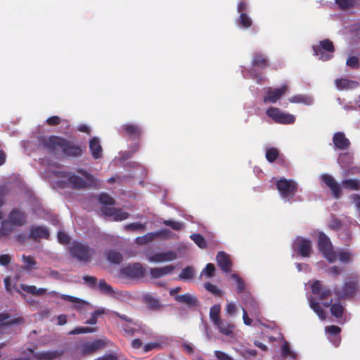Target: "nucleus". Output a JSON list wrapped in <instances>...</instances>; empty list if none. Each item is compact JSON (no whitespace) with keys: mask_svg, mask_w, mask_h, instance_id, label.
Segmentation results:
<instances>
[{"mask_svg":"<svg viewBox=\"0 0 360 360\" xmlns=\"http://www.w3.org/2000/svg\"><path fill=\"white\" fill-rule=\"evenodd\" d=\"M70 253L77 259L86 262L91 257L92 251L84 245L80 243H75L70 248Z\"/></svg>","mask_w":360,"mask_h":360,"instance_id":"nucleus-9","label":"nucleus"},{"mask_svg":"<svg viewBox=\"0 0 360 360\" xmlns=\"http://www.w3.org/2000/svg\"><path fill=\"white\" fill-rule=\"evenodd\" d=\"M121 273L123 276L130 278H139L143 276L145 270L141 264L134 263L122 268Z\"/></svg>","mask_w":360,"mask_h":360,"instance_id":"nucleus-10","label":"nucleus"},{"mask_svg":"<svg viewBox=\"0 0 360 360\" xmlns=\"http://www.w3.org/2000/svg\"><path fill=\"white\" fill-rule=\"evenodd\" d=\"M225 311L230 316H234L237 311V306L233 302H228Z\"/></svg>","mask_w":360,"mask_h":360,"instance_id":"nucleus-52","label":"nucleus"},{"mask_svg":"<svg viewBox=\"0 0 360 360\" xmlns=\"http://www.w3.org/2000/svg\"><path fill=\"white\" fill-rule=\"evenodd\" d=\"M22 261H23V269L26 271H32L33 269H37L36 267V261L32 257L30 256H22Z\"/></svg>","mask_w":360,"mask_h":360,"instance_id":"nucleus-33","label":"nucleus"},{"mask_svg":"<svg viewBox=\"0 0 360 360\" xmlns=\"http://www.w3.org/2000/svg\"><path fill=\"white\" fill-rule=\"evenodd\" d=\"M343 187L351 190H359L360 188V182L356 179H347L342 182Z\"/></svg>","mask_w":360,"mask_h":360,"instance_id":"nucleus-38","label":"nucleus"},{"mask_svg":"<svg viewBox=\"0 0 360 360\" xmlns=\"http://www.w3.org/2000/svg\"><path fill=\"white\" fill-rule=\"evenodd\" d=\"M49 236V231L44 226H37L30 228V236L34 240L46 239Z\"/></svg>","mask_w":360,"mask_h":360,"instance_id":"nucleus-19","label":"nucleus"},{"mask_svg":"<svg viewBox=\"0 0 360 360\" xmlns=\"http://www.w3.org/2000/svg\"><path fill=\"white\" fill-rule=\"evenodd\" d=\"M290 103H304L305 105H309L312 104V98L310 96H304V95H295L290 97L289 99Z\"/></svg>","mask_w":360,"mask_h":360,"instance_id":"nucleus-31","label":"nucleus"},{"mask_svg":"<svg viewBox=\"0 0 360 360\" xmlns=\"http://www.w3.org/2000/svg\"><path fill=\"white\" fill-rule=\"evenodd\" d=\"M99 200L103 205L101 207H108L115 204V200L108 194L102 193L99 196Z\"/></svg>","mask_w":360,"mask_h":360,"instance_id":"nucleus-42","label":"nucleus"},{"mask_svg":"<svg viewBox=\"0 0 360 360\" xmlns=\"http://www.w3.org/2000/svg\"><path fill=\"white\" fill-rule=\"evenodd\" d=\"M344 308L338 304H333L330 307L331 314L336 318L341 317L343 314Z\"/></svg>","mask_w":360,"mask_h":360,"instance_id":"nucleus-48","label":"nucleus"},{"mask_svg":"<svg viewBox=\"0 0 360 360\" xmlns=\"http://www.w3.org/2000/svg\"><path fill=\"white\" fill-rule=\"evenodd\" d=\"M165 231H166V230H160L156 232L148 233L143 236L137 237L136 238V243L140 245H145L160 237V236L162 235Z\"/></svg>","mask_w":360,"mask_h":360,"instance_id":"nucleus-25","label":"nucleus"},{"mask_svg":"<svg viewBox=\"0 0 360 360\" xmlns=\"http://www.w3.org/2000/svg\"><path fill=\"white\" fill-rule=\"evenodd\" d=\"M266 115L274 122L282 124H291L295 122L293 115L284 112L276 107H270L266 111Z\"/></svg>","mask_w":360,"mask_h":360,"instance_id":"nucleus-5","label":"nucleus"},{"mask_svg":"<svg viewBox=\"0 0 360 360\" xmlns=\"http://www.w3.org/2000/svg\"><path fill=\"white\" fill-rule=\"evenodd\" d=\"M58 239L60 243H66L68 242L69 237L65 233L59 231L58 233Z\"/></svg>","mask_w":360,"mask_h":360,"instance_id":"nucleus-62","label":"nucleus"},{"mask_svg":"<svg viewBox=\"0 0 360 360\" xmlns=\"http://www.w3.org/2000/svg\"><path fill=\"white\" fill-rule=\"evenodd\" d=\"M333 143L335 148L340 150H348L351 143L342 131L335 132L333 136Z\"/></svg>","mask_w":360,"mask_h":360,"instance_id":"nucleus-13","label":"nucleus"},{"mask_svg":"<svg viewBox=\"0 0 360 360\" xmlns=\"http://www.w3.org/2000/svg\"><path fill=\"white\" fill-rule=\"evenodd\" d=\"M338 257L339 259L343 262H349L351 259V255L348 252H340Z\"/></svg>","mask_w":360,"mask_h":360,"instance_id":"nucleus-64","label":"nucleus"},{"mask_svg":"<svg viewBox=\"0 0 360 360\" xmlns=\"http://www.w3.org/2000/svg\"><path fill=\"white\" fill-rule=\"evenodd\" d=\"M346 64L347 66L354 69H356L359 67V61L358 58L356 56L349 57V58L347 60Z\"/></svg>","mask_w":360,"mask_h":360,"instance_id":"nucleus-50","label":"nucleus"},{"mask_svg":"<svg viewBox=\"0 0 360 360\" xmlns=\"http://www.w3.org/2000/svg\"><path fill=\"white\" fill-rule=\"evenodd\" d=\"M218 266L221 269L222 271L228 272L231 270V262L229 255L224 252H218L216 257Z\"/></svg>","mask_w":360,"mask_h":360,"instance_id":"nucleus-22","label":"nucleus"},{"mask_svg":"<svg viewBox=\"0 0 360 360\" xmlns=\"http://www.w3.org/2000/svg\"><path fill=\"white\" fill-rule=\"evenodd\" d=\"M174 269L173 265H167L163 267L152 268L150 270V274L153 278H158L162 276L170 274Z\"/></svg>","mask_w":360,"mask_h":360,"instance_id":"nucleus-23","label":"nucleus"},{"mask_svg":"<svg viewBox=\"0 0 360 360\" xmlns=\"http://www.w3.org/2000/svg\"><path fill=\"white\" fill-rule=\"evenodd\" d=\"M214 325L217 326L219 332L225 335H230L232 333L234 327L233 325L223 320H220Z\"/></svg>","mask_w":360,"mask_h":360,"instance_id":"nucleus-29","label":"nucleus"},{"mask_svg":"<svg viewBox=\"0 0 360 360\" xmlns=\"http://www.w3.org/2000/svg\"><path fill=\"white\" fill-rule=\"evenodd\" d=\"M191 238L200 248H205L207 246L205 238L200 234H192Z\"/></svg>","mask_w":360,"mask_h":360,"instance_id":"nucleus-46","label":"nucleus"},{"mask_svg":"<svg viewBox=\"0 0 360 360\" xmlns=\"http://www.w3.org/2000/svg\"><path fill=\"white\" fill-rule=\"evenodd\" d=\"M105 342L102 340H96L93 342H85L80 347V352L83 354H91L103 347Z\"/></svg>","mask_w":360,"mask_h":360,"instance_id":"nucleus-17","label":"nucleus"},{"mask_svg":"<svg viewBox=\"0 0 360 360\" xmlns=\"http://www.w3.org/2000/svg\"><path fill=\"white\" fill-rule=\"evenodd\" d=\"M326 331L330 335H337L340 333L341 329L338 326H330L326 328Z\"/></svg>","mask_w":360,"mask_h":360,"instance_id":"nucleus-59","label":"nucleus"},{"mask_svg":"<svg viewBox=\"0 0 360 360\" xmlns=\"http://www.w3.org/2000/svg\"><path fill=\"white\" fill-rule=\"evenodd\" d=\"M288 86L287 85H283L279 88H269L266 91V94L264 97V102L265 103H276L282 96H283L287 91Z\"/></svg>","mask_w":360,"mask_h":360,"instance_id":"nucleus-11","label":"nucleus"},{"mask_svg":"<svg viewBox=\"0 0 360 360\" xmlns=\"http://www.w3.org/2000/svg\"><path fill=\"white\" fill-rule=\"evenodd\" d=\"M8 316L5 314H0V325H4V324H15L18 322V319H11L10 321H8Z\"/></svg>","mask_w":360,"mask_h":360,"instance_id":"nucleus-54","label":"nucleus"},{"mask_svg":"<svg viewBox=\"0 0 360 360\" xmlns=\"http://www.w3.org/2000/svg\"><path fill=\"white\" fill-rule=\"evenodd\" d=\"M320 178L322 181L330 189L333 195L335 198H339L341 195V188L336 180L328 174H323Z\"/></svg>","mask_w":360,"mask_h":360,"instance_id":"nucleus-14","label":"nucleus"},{"mask_svg":"<svg viewBox=\"0 0 360 360\" xmlns=\"http://www.w3.org/2000/svg\"><path fill=\"white\" fill-rule=\"evenodd\" d=\"M143 301L147 307L152 310L159 309L162 307L160 300L150 294L144 295Z\"/></svg>","mask_w":360,"mask_h":360,"instance_id":"nucleus-26","label":"nucleus"},{"mask_svg":"<svg viewBox=\"0 0 360 360\" xmlns=\"http://www.w3.org/2000/svg\"><path fill=\"white\" fill-rule=\"evenodd\" d=\"M231 278H233L237 283V290L238 292H240L244 289V283L241 281V279L238 277L237 274H233L231 276Z\"/></svg>","mask_w":360,"mask_h":360,"instance_id":"nucleus-57","label":"nucleus"},{"mask_svg":"<svg viewBox=\"0 0 360 360\" xmlns=\"http://www.w3.org/2000/svg\"><path fill=\"white\" fill-rule=\"evenodd\" d=\"M60 297L64 300H67L75 304V307L80 311H82L83 309L89 304L84 300L73 296L62 294L60 295Z\"/></svg>","mask_w":360,"mask_h":360,"instance_id":"nucleus-27","label":"nucleus"},{"mask_svg":"<svg viewBox=\"0 0 360 360\" xmlns=\"http://www.w3.org/2000/svg\"><path fill=\"white\" fill-rule=\"evenodd\" d=\"M338 6L343 10L348 9L354 6V0H335Z\"/></svg>","mask_w":360,"mask_h":360,"instance_id":"nucleus-49","label":"nucleus"},{"mask_svg":"<svg viewBox=\"0 0 360 360\" xmlns=\"http://www.w3.org/2000/svg\"><path fill=\"white\" fill-rule=\"evenodd\" d=\"M318 243L320 251L329 262H334L337 260L338 255L333 250L330 240L326 235L319 233Z\"/></svg>","mask_w":360,"mask_h":360,"instance_id":"nucleus-6","label":"nucleus"},{"mask_svg":"<svg viewBox=\"0 0 360 360\" xmlns=\"http://www.w3.org/2000/svg\"><path fill=\"white\" fill-rule=\"evenodd\" d=\"M63 354V352L62 351L53 350L37 352L34 354V356L39 360H55L58 359Z\"/></svg>","mask_w":360,"mask_h":360,"instance_id":"nucleus-24","label":"nucleus"},{"mask_svg":"<svg viewBox=\"0 0 360 360\" xmlns=\"http://www.w3.org/2000/svg\"><path fill=\"white\" fill-rule=\"evenodd\" d=\"M124 229L130 230L143 229L144 225L141 223H131L124 226Z\"/></svg>","mask_w":360,"mask_h":360,"instance_id":"nucleus-60","label":"nucleus"},{"mask_svg":"<svg viewBox=\"0 0 360 360\" xmlns=\"http://www.w3.org/2000/svg\"><path fill=\"white\" fill-rule=\"evenodd\" d=\"M175 299L179 302L184 303L189 306H193L197 303L195 297L188 293L176 295Z\"/></svg>","mask_w":360,"mask_h":360,"instance_id":"nucleus-30","label":"nucleus"},{"mask_svg":"<svg viewBox=\"0 0 360 360\" xmlns=\"http://www.w3.org/2000/svg\"><path fill=\"white\" fill-rule=\"evenodd\" d=\"M89 150L93 158H101L103 155V148L100 139L94 136L89 140Z\"/></svg>","mask_w":360,"mask_h":360,"instance_id":"nucleus-20","label":"nucleus"},{"mask_svg":"<svg viewBox=\"0 0 360 360\" xmlns=\"http://www.w3.org/2000/svg\"><path fill=\"white\" fill-rule=\"evenodd\" d=\"M98 288L102 292L105 294H111L113 290L110 285H109L105 281L101 280L98 284Z\"/></svg>","mask_w":360,"mask_h":360,"instance_id":"nucleus-47","label":"nucleus"},{"mask_svg":"<svg viewBox=\"0 0 360 360\" xmlns=\"http://www.w3.org/2000/svg\"><path fill=\"white\" fill-rule=\"evenodd\" d=\"M351 198L352 199L353 203L354 204V206L359 211L360 215V195L354 194L351 196Z\"/></svg>","mask_w":360,"mask_h":360,"instance_id":"nucleus-61","label":"nucleus"},{"mask_svg":"<svg viewBox=\"0 0 360 360\" xmlns=\"http://www.w3.org/2000/svg\"><path fill=\"white\" fill-rule=\"evenodd\" d=\"M221 307L219 305H214L210 308V317L214 324L221 320L219 317Z\"/></svg>","mask_w":360,"mask_h":360,"instance_id":"nucleus-35","label":"nucleus"},{"mask_svg":"<svg viewBox=\"0 0 360 360\" xmlns=\"http://www.w3.org/2000/svg\"><path fill=\"white\" fill-rule=\"evenodd\" d=\"M314 55L323 61L330 60L335 53V46L332 41L328 39H323L318 44L312 46Z\"/></svg>","mask_w":360,"mask_h":360,"instance_id":"nucleus-4","label":"nucleus"},{"mask_svg":"<svg viewBox=\"0 0 360 360\" xmlns=\"http://www.w3.org/2000/svg\"><path fill=\"white\" fill-rule=\"evenodd\" d=\"M355 284L352 282H347L345 283L342 292H338L337 294L339 297H343L345 296H351L354 293Z\"/></svg>","mask_w":360,"mask_h":360,"instance_id":"nucleus-32","label":"nucleus"},{"mask_svg":"<svg viewBox=\"0 0 360 360\" xmlns=\"http://www.w3.org/2000/svg\"><path fill=\"white\" fill-rule=\"evenodd\" d=\"M123 136L132 140L139 141L143 135L142 128L137 124L126 123L122 127Z\"/></svg>","mask_w":360,"mask_h":360,"instance_id":"nucleus-8","label":"nucleus"},{"mask_svg":"<svg viewBox=\"0 0 360 360\" xmlns=\"http://www.w3.org/2000/svg\"><path fill=\"white\" fill-rule=\"evenodd\" d=\"M96 330V328H90V327H79L76 328L74 330L69 332V335H77L82 333H94Z\"/></svg>","mask_w":360,"mask_h":360,"instance_id":"nucleus-45","label":"nucleus"},{"mask_svg":"<svg viewBox=\"0 0 360 360\" xmlns=\"http://www.w3.org/2000/svg\"><path fill=\"white\" fill-rule=\"evenodd\" d=\"M46 122L49 126H57L61 123V119L58 115H53L47 118Z\"/></svg>","mask_w":360,"mask_h":360,"instance_id":"nucleus-51","label":"nucleus"},{"mask_svg":"<svg viewBox=\"0 0 360 360\" xmlns=\"http://www.w3.org/2000/svg\"><path fill=\"white\" fill-rule=\"evenodd\" d=\"M294 247L303 257H309L311 251V243L310 240L298 238L294 243Z\"/></svg>","mask_w":360,"mask_h":360,"instance_id":"nucleus-16","label":"nucleus"},{"mask_svg":"<svg viewBox=\"0 0 360 360\" xmlns=\"http://www.w3.org/2000/svg\"><path fill=\"white\" fill-rule=\"evenodd\" d=\"M194 276V269L191 266H187L184 269L179 276V278L181 280L191 279Z\"/></svg>","mask_w":360,"mask_h":360,"instance_id":"nucleus-40","label":"nucleus"},{"mask_svg":"<svg viewBox=\"0 0 360 360\" xmlns=\"http://www.w3.org/2000/svg\"><path fill=\"white\" fill-rule=\"evenodd\" d=\"M252 66L264 70L270 66L269 58L262 53H255L252 59Z\"/></svg>","mask_w":360,"mask_h":360,"instance_id":"nucleus-18","label":"nucleus"},{"mask_svg":"<svg viewBox=\"0 0 360 360\" xmlns=\"http://www.w3.org/2000/svg\"><path fill=\"white\" fill-rule=\"evenodd\" d=\"M140 150V143L139 142L131 144L129 149L126 150L121 158H130Z\"/></svg>","mask_w":360,"mask_h":360,"instance_id":"nucleus-41","label":"nucleus"},{"mask_svg":"<svg viewBox=\"0 0 360 360\" xmlns=\"http://www.w3.org/2000/svg\"><path fill=\"white\" fill-rule=\"evenodd\" d=\"M26 223V214L19 210H13L9 213L8 219L2 221L0 227V236H9L17 227L22 226Z\"/></svg>","mask_w":360,"mask_h":360,"instance_id":"nucleus-3","label":"nucleus"},{"mask_svg":"<svg viewBox=\"0 0 360 360\" xmlns=\"http://www.w3.org/2000/svg\"><path fill=\"white\" fill-rule=\"evenodd\" d=\"M40 143L51 153L57 154L62 152L65 155L75 158L82 155V148L79 144L63 136L56 135L44 136L41 139Z\"/></svg>","mask_w":360,"mask_h":360,"instance_id":"nucleus-1","label":"nucleus"},{"mask_svg":"<svg viewBox=\"0 0 360 360\" xmlns=\"http://www.w3.org/2000/svg\"><path fill=\"white\" fill-rule=\"evenodd\" d=\"M249 310L250 311V314L254 316H258L259 315V309H258V305L255 302V300H252L249 303Z\"/></svg>","mask_w":360,"mask_h":360,"instance_id":"nucleus-56","label":"nucleus"},{"mask_svg":"<svg viewBox=\"0 0 360 360\" xmlns=\"http://www.w3.org/2000/svg\"><path fill=\"white\" fill-rule=\"evenodd\" d=\"M237 24L244 28H249L251 27L252 21L245 13H242L237 20Z\"/></svg>","mask_w":360,"mask_h":360,"instance_id":"nucleus-34","label":"nucleus"},{"mask_svg":"<svg viewBox=\"0 0 360 360\" xmlns=\"http://www.w3.org/2000/svg\"><path fill=\"white\" fill-rule=\"evenodd\" d=\"M280 155L278 148L271 147L266 149L265 158H278Z\"/></svg>","mask_w":360,"mask_h":360,"instance_id":"nucleus-53","label":"nucleus"},{"mask_svg":"<svg viewBox=\"0 0 360 360\" xmlns=\"http://www.w3.org/2000/svg\"><path fill=\"white\" fill-rule=\"evenodd\" d=\"M311 290L314 295H317L320 299H324L330 295V290L323 286L320 281H315L311 284Z\"/></svg>","mask_w":360,"mask_h":360,"instance_id":"nucleus-21","label":"nucleus"},{"mask_svg":"<svg viewBox=\"0 0 360 360\" xmlns=\"http://www.w3.org/2000/svg\"><path fill=\"white\" fill-rule=\"evenodd\" d=\"M162 223L175 231H179L184 227V223L174 220H163Z\"/></svg>","mask_w":360,"mask_h":360,"instance_id":"nucleus-44","label":"nucleus"},{"mask_svg":"<svg viewBox=\"0 0 360 360\" xmlns=\"http://www.w3.org/2000/svg\"><path fill=\"white\" fill-rule=\"evenodd\" d=\"M215 356L219 360H232L231 357L220 351H216Z\"/></svg>","mask_w":360,"mask_h":360,"instance_id":"nucleus-63","label":"nucleus"},{"mask_svg":"<svg viewBox=\"0 0 360 360\" xmlns=\"http://www.w3.org/2000/svg\"><path fill=\"white\" fill-rule=\"evenodd\" d=\"M335 84L339 89H344L349 86V82L347 79H337Z\"/></svg>","mask_w":360,"mask_h":360,"instance_id":"nucleus-55","label":"nucleus"},{"mask_svg":"<svg viewBox=\"0 0 360 360\" xmlns=\"http://www.w3.org/2000/svg\"><path fill=\"white\" fill-rule=\"evenodd\" d=\"M309 304L311 308L315 311V313H316V314L321 320H324L326 319V314L318 302L310 300Z\"/></svg>","mask_w":360,"mask_h":360,"instance_id":"nucleus-39","label":"nucleus"},{"mask_svg":"<svg viewBox=\"0 0 360 360\" xmlns=\"http://www.w3.org/2000/svg\"><path fill=\"white\" fill-rule=\"evenodd\" d=\"M49 170L51 174L50 178L52 179V181L56 186L60 187L80 188L88 184H94V176L86 172H80L82 177L70 172L55 170L52 167H50Z\"/></svg>","mask_w":360,"mask_h":360,"instance_id":"nucleus-2","label":"nucleus"},{"mask_svg":"<svg viewBox=\"0 0 360 360\" xmlns=\"http://www.w3.org/2000/svg\"><path fill=\"white\" fill-rule=\"evenodd\" d=\"M205 288L206 290H207L208 291L211 292L212 293L214 294V295H221V291L220 290H219L216 285H212L210 283H205L204 285Z\"/></svg>","mask_w":360,"mask_h":360,"instance_id":"nucleus-58","label":"nucleus"},{"mask_svg":"<svg viewBox=\"0 0 360 360\" xmlns=\"http://www.w3.org/2000/svg\"><path fill=\"white\" fill-rule=\"evenodd\" d=\"M102 213L107 217H112L115 221H122L129 217V214L120 209L104 207L101 208Z\"/></svg>","mask_w":360,"mask_h":360,"instance_id":"nucleus-15","label":"nucleus"},{"mask_svg":"<svg viewBox=\"0 0 360 360\" xmlns=\"http://www.w3.org/2000/svg\"><path fill=\"white\" fill-rule=\"evenodd\" d=\"M107 259L113 264H118L122 261V255L117 251H109L107 253Z\"/></svg>","mask_w":360,"mask_h":360,"instance_id":"nucleus-36","label":"nucleus"},{"mask_svg":"<svg viewBox=\"0 0 360 360\" xmlns=\"http://www.w3.org/2000/svg\"><path fill=\"white\" fill-rule=\"evenodd\" d=\"M276 186L281 196L288 200L295 195L297 190V184L292 180L280 179Z\"/></svg>","mask_w":360,"mask_h":360,"instance_id":"nucleus-7","label":"nucleus"},{"mask_svg":"<svg viewBox=\"0 0 360 360\" xmlns=\"http://www.w3.org/2000/svg\"><path fill=\"white\" fill-rule=\"evenodd\" d=\"M214 272L215 267L214 264L209 263L200 272V277L202 278L203 276H206L207 278H210L214 276Z\"/></svg>","mask_w":360,"mask_h":360,"instance_id":"nucleus-43","label":"nucleus"},{"mask_svg":"<svg viewBox=\"0 0 360 360\" xmlns=\"http://www.w3.org/2000/svg\"><path fill=\"white\" fill-rule=\"evenodd\" d=\"M177 258V255L174 251H167L165 252H158L147 255V259L152 263H161L165 262L174 261Z\"/></svg>","mask_w":360,"mask_h":360,"instance_id":"nucleus-12","label":"nucleus"},{"mask_svg":"<svg viewBox=\"0 0 360 360\" xmlns=\"http://www.w3.org/2000/svg\"><path fill=\"white\" fill-rule=\"evenodd\" d=\"M20 288L25 292L30 293L34 296H43L46 293L47 290L44 288H37L34 285H27L25 284H21Z\"/></svg>","mask_w":360,"mask_h":360,"instance_id":"nucleus-28","label":"nucleus"},{"mask_svg":"<svg viewBox=\"0 0 360 360\" xmlns=\"http://www.w3.org/2000/svg\"><path fill=\"white\" fill-rule=\"evenodd\" d=\"M281 354L285 358L289 356L291 359H295L297 356L296 354L290 349L289 344L286 341H284L281 346Z\"/></svg>","mask_w":360,"mask_h":360,"instance_id":"nucleus-37","label":"nucleus"}]
</instances>
